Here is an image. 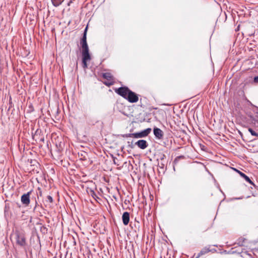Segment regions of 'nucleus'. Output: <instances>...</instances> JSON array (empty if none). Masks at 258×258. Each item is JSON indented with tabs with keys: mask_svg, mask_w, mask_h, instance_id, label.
<instances>
[{
	"mask_svg": "<svg viewBox=\"0 0 258 258\" xmlns=\"http://www.w3.org/2000/svg\"><path fill=\"white\" fill-rule=\"evenodd\" d=\"M126 100L130 103H136L138 101L139 97L136 93L131 90Z\"/></svg>",
	"mask_w": 258,
	"mask_h": 258,
	"instance_id": "7",
	"label": "nucleus"
},
{
	"mask_svg": "<svg viewBox=\"0 0 258 258\" xmlns=\"http://www.w3.org/2000/svg\"><path fill=\"white\" fill-rule=\"evenodd\" d=\"M35 204H36V205H37V201H35Z\"/></svg>",
	"mask_w": 258,
	"mask_h": 258,
	"instance_id": "24",
	"label": "nucleus"
},
{
	"mask_svg": "<svg viewBox=\"0 0 258 258\" xmlns=\"http://www.w3.org/2000/svg\"><path fill=\"white\" fill-rule=\"evenodd\" d=\"M165 157V155L163 154V155H162V157H161V160L162 161V160H164V158Z\"/></svg>",
	"mask_w": 258,
	"mask_h": 258,
	"instance_id": "20",
	"label": "nucleus"
},
{
	"mask_svg": "<svg viewBox=\"0 0 258 258\" xmlns=\"http://www.w3.org/2000/svg\"><path fill=\"white\" fill-rule=\"evenodd\" d=\"M135 145L141 149H146L148 145L147 141L144 140H139L136 142Z\"/></svg>",
	"mask_w": 258,
	"mask_h": 258,
	"instance_id": "9",
	"label": "nucleus"
},
{
	"mask_svg": "<svg viewBox=\"0 0 258 258\" xmlns=\"http://www.w3.org/2000/svg\"><path fill=\"white\" fill-rule=\"evenodd\" d=\"M102 77L104 79L106 80V81L103 82V84L106 86L109 87L114 84V81L113 80V77L110 73H103L102 74Z\"/></svg>",
	"mask_w": 258,
	"mask_h": 258,
	"instance_id": "4",
	"label": "nucleus"
},
{
	"mask_svg": "<svg viewBox=\"0 0 258 258\" xmlns=\"http://www.w3.org/2000/svg\"><path fill=\"white\" fill-rule=\"evenodd\" d=\"M236 171L239 173L240 175L242 177H243L246 181H247L248 182H249L250 184H251L252 185H254L253 182L250 180V179L246 175H245L244 173H243V172H242L239 170H236Z\"/></svg>",
	"mask_w": 258,
	"mask_h": 258,
	"instance_id": "12",
	"label": "nucleus"
},
{
	"mask_svg": "<svg viewBox=\"0 0 258 258\" xmlns=\"http://www.w3.org/2000/svg\"><path fill=\"white\" fill-rule=\"evenodd\" d=\"M32 192V190H31L30 191H28L26 194H23L21 198V201L22 203L25 205V206L27 207L28 206L30 203V195Z\"/></svg>",
	"mask_w": 258,
	"mask_h": 258,
	"instance_id": "5",
	"label": "nucleus"
},
{
	"mask_svg": "<svg viewBox=\"0 0 258 258\" xmlns=\"http://www.w3.org/2000/svg\"><path fill=\"white\" fill-rule=\"evenodd\" d=\"M88 26L84 30L82 38L80 40V44L82 47V63L83 68L86 69L88 67L87 62L91 60V56L89 53V49L87 42V32Z\"/></svg>",
	"mask_w": 258,
	"mask_h": 258,
	"instance_id": "1",
	"label": "nucleus"
},
{
	"mask_svg": "<svg viewBox=\"0 0 258 258\" xmlns=\"http://www.w3.org/2000/svg\"><path fill=\"white\" fill-rule=\"evenodd\" d=\"M47 199L50 203H52L53 202V199L51 196H47Z\"/></svg>",
	"mask_w": 258,
	"mask_h": 258,
	"instance_id": "17",
	"label": "nucleus"
},
{
	"mask_svg": "<svg viewBox=\"0 0 258 258\" xmlns=\"http://www.w3.org/2000/svg\"><path fill=\"white\" fill-rule=\"evenodd\" d=\"M17 243L21 246H24L26 245V238L25 234L23 232L16 230L15 232Z\"/></svg>",
	"mask_w": 258,
	"mask_h": 258,
	"instance_id": "2",
	"label": "nucleus"
},
{
	"mask_svg": "<svg viewBox=\"0 0 258 258\" xmlns=\"http://www.w3.org/2000/svg\"><path fill=\"white\" fill-rule=\"evenodd\" d=\"M123 223L124 225H127L130 221V214L127 212H124L122 216Z\"/></svg>",
	"mask_w": 258,
	"mask_h": 258,
	"instance_id": "10",
	"label": "nucleus"
},
{
	"mask_svg": "<svg viewBox=\"0 0 258 258\" xmlns=\"http://www.w3.org/2000/svg\"><path fill=\"white\" fill-rule=\"evenodd\" d=\"M115 159H116V158H115V157H113V162H114V163L115 164H116V161H115Z\"/></svg>",
	"mask_w": 258,
	"mask_h": 258,
	"instance_id": "22",
	"label": "nucleus"
},
{
	"mask_svg": "<svg viewBox=\"0 0 258 258\" xmlns=\"http://www.w3.org/2000/svg\"><path fill=\"white\" fill-rule=\"evenodd\" d=\"M151 132V128H146L141 132L134 133V138H144L149 135Z\"/></svg>",
	"mask_w": 258,
	"mask_h": 258,
	"instance_id": "6",
	"label": "nucleus"
},
{
	"mask_svg": "<svg viewBox=\"0 0 258 258\" xmlns=\"http://www.w3.org/2000/svg\"><path fill=\"white\" fill-rule=\"evenodd\" d=\"M38 190H39V194L40 196H42V191L41 190V189L40 188H38Z\"/></svg>",
	"mask_w": 258,
	"mask_h": 258,
	"instance_id": "21",
	"label": "nucleus"
},
{
	"mask_svg": "<svg viewBox=\"0 0 258 258\" xmlns=\"http://www.w3.org/2000/svg\"><path fill=\"white\" fill-rule=\"evenodd\" d=\"M122 137L124 138H128V137L134 138V133L127 134L123 135Z\"/></svg>",
	"mask_w": 258,
	"mask_h": 258,
	"instance_id": "16",
	"label": "nucleus"
},
{
	"mask_svg": "<svg viewBox=\"0 0 258 258\" xmlns=\"http://www.w3.org/2000/svg\"><path fill=\"white\" fill-rule=\"evenodd\" d=\"M153 132L155 136L158 139H162L163 137V131L157 127H154L153 130Z\"/></svg>",
	"mask_w": 258,
	"mask_h": 258,
	"instance_id": "8",
	"label": "nucleus"
},
{
	"mask_svg": "<svg viewBox=\"0 0 258 258\" xmlns=\"http://www.w3.org/2000/svg\"><path fill=\"white\" fill-rule=\"evenodd\" d=\"M64 0H51V2H52V5L54 6V7H58L61 4V3H62V2H63Z\"/></svg>",
	"mask_w": 258,
	"mask_h": 258,
	"instance_id": "14",
	"label": "nucleus"
},
{
	"mask_svg": "<svg viewBox=\"0 0 258 258\" xmlns=\"http://www.w3.org/2000/svg\"><path fill=\"white\" fill-rule=\"evenodd\" d=\"M130 91L131 90L126 86L121 87L114 89L116 93L125 99H126Z\"/></svg>",
	"mask_w": 258,
	"mask_h": 258,
	"instance_id": "3",
	"label": "nucleus"
},
{
	"mask_svg": "<svg viewBox=\"0 0 258 258\" xmlns=\"http://www.w3.org/2000/svg\"><path fill=\"white\" fill-rule=\"evenodd\" d=\"M248 131L249 132V133L251 134V135L252 136L258 137V133H256L252 128H249Z\"/></svg>",
	"mask_w": 258,
	"mask_h": 258,
	"instance_id": "15",
	"label": "nucleus"
},
{
	"mask_svg": "<svg viewBox=\"0 0 258 258\" xmlns=\"http://www.w3.org/2000/svg\"><path fill=\"white\" fill-rule=\"evenodd\" d=\"M211 251L212 250L210 249L209 247H205L200 251V252L198 253V255L196 256V258H199L201 256Z\"/></svg>",
	"mask_w": 258,
	"mask_h": 258,
	"instance_id": "11",
	"label": "nucleus"
},
{
	"mask_svg": "<svg viewBox=\"0 0 258 258\" xmlns=\"http://www.w3.org/2000/svg\"><path fill=\"white\" fill-rule=\"evenodd\" d=\"M76 0H70V1L68 3V5L70 6L71 4L74 1Z\"/></svg>",
	"mask_w": 258,
	"mask_h": 258,
	"instance_id": "19",
	"label": "nucleus"
},
{
	"mask_svg": "<svg viewBox=\"0 0 258 258\" xmlns=\"http://www.w3.org/2000/svg\"><path fill=\"white\" fill-rule=\"evenodd\" d=\"M161 167L163 168V166H164V164L163 163H161Z\"/></svg>",
	"mask_w": 258,
	"mask_h": 258,
	"instance_id": "23",
	"label": "nucleus"
},
{
	"mask_svg": "<svg viewBox=\"0 0 258 258\" xmlns=\"http://www.w3.org/2000/svg\"><path fill=\"white\" fill-rule=\"evenodd\" d=\"M87 191L88 193V194L91 195L94 199L96 200V198H98L94 190L92 189L91 188H88Z\"/></svg>",
	"mask_w": 258,
	"mask_h": 258,
	"instance_id": "13",
	"label": "nucleus"
},
{
	"mask_svg": "<svg viewBox=\"0 0 258 258\" xmlns=\"http://www.w3.org/2000/svg\"><path fill=\"white\" fill-rule=\"evenodd\" d=\"M253 82L255 83H258V76H256L254 78Z\"/></svg>",
	"mask_w": 258,
	"mask_h": 258,
	"instance_id": "18",
	"label": "nucleus"
}]
</instances>
